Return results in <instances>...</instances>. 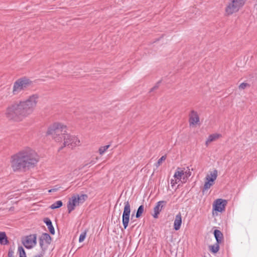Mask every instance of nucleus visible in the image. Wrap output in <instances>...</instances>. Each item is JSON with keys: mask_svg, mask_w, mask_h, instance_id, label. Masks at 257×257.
I'll return each instance as SVG.
<instances>
[{"mask_svg": "<svg viewBox=\"0 0 257 257\" xmlns=\"http://www.w3.org/2000/svg\"><path fill=\"white\" fill-rule=\"evenodd\" d=\"M191 172L188 168H180L177 169L174 175V178L177 181L181 182H185L187 179L190 176Z\"/></svg>", "mask_w": 257, "mask_h": 257, "instance_id": "7", "label": "nucleus"}, {"mask_svg": "<svg viewBox=\"0 0 257 257\" xmlns=\"http://www.w3.org/2000/svg\"><path fill=\"white\" fill-rule=\"evenodd\" d=\"M110 145H106L105 146L101 147L99 149V153L100 155L104 154L105 151L109 148Z\"/></svg>", "mask_w": 257, "mask_h": 257, "instance_id": "23", "label": "nucleus"}, {"mask_svg": "<svg viewBox=\"0 0 257 257\" xmlns=\"http://www.w3.org/2000/svg\"><path fill=\"white\" fill-rule=\"evenodd\" d=\"M40 159V157L37 154H33V164H34V162L35 163H37Z\"/></svg>", "mask_w": 257, "mask_h": 257, "instance_id": "27", "label": "nucleus"}, {"mask_svg": "<svg viewBox=\"0 0 257 257\" xmlns=\"http://www.w3.org/2000/svg\"><path fill=\"white\" fill-rule=\"evenodd\" d=\"M182 224V217L181 214L179 213L175 216L174 228L175 230H178L181 227Z\"/></svg>", "mask_w": 257, "mask_h": 257, "instance_id": "14", "label": "nucleus"}, {"mask_svg": "<svg viewBox=\"0 0 257 257\" xmlns=\"http://www.w3.org/2000/svg\"><path fill=\"white\" fill-rule=\"evenodd\" d=\"M47 134L51 135L56 142L60 143L64 141L63 146L59 150L64 147L73 149L81 145L79 139L75 136L67 134L66 126L61 123L55 122L51 124L47 130Z\"/></svg>", "mask_w": 257, "mask_h": 257, "instance_id": "1", "label": "nucleus"}, {"mask_svg": "<svg viewBox=\"0 0 257 257\" xmlns=\"http://www.w3.org/2000/svg\"><path fill=\"white\" fill-rule=\"evenodd\" d=\"M14 251L12 249H10L8 253V257H14Z\"/></svg>", "mask_w": 257, "mask_h": 257, "instance_id": "33", "label": "nucleus"}, {"mask_svg": "<svg viewBox=\"0 0 257 257\" xmlns=\"http://www.w3.org/2000/svg\"><path fill=\"white\" fill-rule=\"evenodd\" d=\"M87 196L85 194H75L69 198L67 203V209L69 213L74 210L77 206L83 204L86 200Z\"/></svg>", "mask_w": 257, "mask_h": 257, "instance_id": "4", "label": "nucleus"}, {"mask_svg": "<svg viewBox=\"0 0 257 257\" xmlns=\"http://www.w3.org/2000/svg\"><path fill=\"white\" fill-rule=\"evenodd\" d=\"M166 159L165 156H162L160 159H159L157 163L156 164L157 167H158L162 163L163 161H164Z\"/></svg>", "mask_w": 257, "mask_h": 257, "instance_id": "24", "label": "nucleus"}, {"mask_svg": "<svg viewBox=\"0 0 257 257\" xmlns=\"http://www.w3.org/2000/svg\"><path fill=\"white\" fill-rule=\"evenodd\" d=\"M246 0H232L227 5L226 12L228 15L236 13L244 5Z\"/></svg>", "mask_w": 257, "mask_h": 257, "instance_id": "6", "label": "nucleus"}, {"mask_svg": "<svg viewBox=\"0 0 257 257\" xmlns=\"http://www.w3.org/2000/svg\"><path fill=\"white\" fill-rule=\"evenodd\" d=\"M86 233L85 232L81 233V234L80 235V236H79V242H81L84 241V240L86 237Z\"/></svg>", "mask_w": 257, "mask_h": 257, "instance_id": "25", "label": "nucleus"}, {"mask_svg": "<svg viewBox=\"0 0 257 257\" xmlns=\"http://www.w3.org/2000/svg\"><path fill=\"white\" fill-rule=\"evenodd\" d=\"M226 203V201L225 200L222 199H216L213 204V210L217 212H222L224 210Z\"/></svg>", "mask_w": 257, "mask_h": 257, "instance_id": "11", "label": "nucleus"}, {"mask_svg": "<svg viewBox=\"0 0 257 257\" xmlns=\"http://www.w3.org/2000/svg\"><path fill=\"white\" fill-rule=\"evenodd\" d=\"M217 177V171L216 170L210 172L205 178V183L203 188V191L207 190L211 186L214 184V182Z\"/></svg>", "mask_w": 257, "mask_h": 257, "instance_id": "8", "label": "nucleus"}, {"mask_svg": "<svg viewBox=\"0 0 257 257\" xmlns=\"http://www.w3.org/2000/svg\"><path fill=\"white\" fill-rule=\"evenodd\" d=\"M18 252L19 253V257H27L23 247L20 246L18 247Z\"/></svg>", "mask_w": 257, "mask_h": 257, "instance_id": "22", "label": "nucleus"}, {"mask_svg": "<svg viewBox=\"0 0 257 257\" xmlns=\"http://www.w3.org/2000/svg\"><path fill=\"white\" fill-rule=\"evenodd\" d=\"M24 245L27 248H31L32 247V237L30 235L25 237L23 240Z\"/></svg>", "mask_w": 257, "mask_h": 257, "instance_id": "15", "label": "nucleus"}, {"mask_svg": "<svg viewBox=\"0 0 257 257\" xmlns=\"http://www.w3.org/2000/svg\"><path fill=\"white\" fill-rule=\"evenodd\" d=\"M199 121V117L197 112L192 111L190 114L189 122L190 125L196 126Z\"/></svg>", "mask_w": 257, "mask_h": 257, "instance_id": "12", "label": "nucleus"}, {"mask_svg": "<svg viewBox=\"0 0 257 257\" xmlns=\"http://www.w3.org/2000/svg\"><path fill=\"white\" fill-rule=\"evenodd\" d=\"M124 209L122 213V224L124 228L125 229L128 226L130 221V217L131 214V206L128 201L124 203Z\"/></svg>", "mask_w": 257, "mask_h": 257, "instance_id": "9", "label": "nucleus"}, {"mask_svg": "<svg viewBox=\"0 0 257 257\" xmlns=\"http://www.w3.org/2000/svg\"><path fill=\"white\" fill-rule=\"evenodd\" d=\"M31 84L30 79L26 77H23L18 79L14 84L13 88V93L14 95H17L21 91L25 90Z\"/></svg>", "mask_w": 257, "mask_h": 257, "instance_id": "5", "label": "nucleus"}, {"mask_svg": "<svg viewBox=\"0 0 257 257\" xmlns=\"http://www.w3.org/2000/svg\"><path fill=\"white\" fill-rule=\"evenodd\" d=\"M248 86H249V84L247 83H242L241 84H240L239 85V88L240 89H244Z\"/></svg>", "mask_w": 257, "mask_h": 257, "instance_id": "26", "label": "nucleus"}, {"mask_svg": "<svg viewBox=\"0 0 257 257\" xmlns=\"http://www.w3.org/2000/svg\"><path fill=\"white\" fill-rule=\"evenodd\" d=\"M62 204V202L60 200H59L52 204L50 207L52 209H55L61 207Z\"/></svg>", "mask_w": 257, "mask_h": 257, "instance_id": "19", "label": "nucleus"}, {"mask_svg": "<svg viewBox=\"0 0 257 257\" xmlns=\"http://www.w3.org/2000/svg\"><path fill=\"white\" fill-rule=\"evenodd\" d=\"M214 234L217 242L218 243H220L223 238V234L221 231L218 230H215L214 231Z\"/></svg>", "mask_w": 257, "mask_h": 257, "instance_id": "17", "label": "nucleus"}, {"mask_svg": "<svg viewBox=\"0 0 257 257\" xmlns=\"http://www.w3.org/2000/svg\"><path fill=\"white\" fill-rule=\"evenodd\" d=\"M33 99H35V98H37L38 97V96L37 95H33Z\"/></svg>", "mask_w": 257, "mask_h": 257, "instance_id": "35", "label": "nucleus"}, {"mask_svg": "<svg viewBox=\"0 0 257 257\" xmlns=\"http://www.w3.org/2000/svg\"><path fill=\"white\" fill-rule=\"evenodd\" d=\"M179 182L178 181H177L176 179L175 180L172 179L171 180V184L172 186H174L175 184H177Z\"/></svg>", "mask_w": 257, "mask_h": 257, "instance_id": "32", "label": "nucleus"}, {"mask_svg": "<svg viewBox=\"0 0 257 257\" xmlns=\"http://www.w3.org/2000/svg\"><path fill=\"white\" fill-rule=\"evenodd\" d=\"M11 166L15 172H25L32 165V150L26 148L14 154L11 158Z\"/></svg>", "mask_w": 257, "mask_h": 257, "instance_id": "3", "label": "nucleus"}, {"mask_svg": "<svg viewBox=\"0 0 257 257\" xmlns=\"http://www.w3.org/2000/svg\"><path fill=\"white\" fill-rule=\"evenodd\" d=\"M48 228L51 234H54L55 229L52 225V224H51L49 226H48Z\"/></svg>", "mask_w": 257, "mask_h": 257, "instance_id": "28", "label": "nucleus"}, {"mask_svg": "<svg viewBox=\"0 0 257 257\" xmlns=\"http://www.w3.org/2000/svg\"><path fill=\"white\" fill-rule=\"evenodd\" d=\"M220 137V135L218 134H214L210 135L206 141V144L207 145H209L212 142L215 141L216 140H217Z\"/></svg>", "mask_w": 257, "mask_h": 257, "instance_id": "16", "label": "nucleus"}, {"mask_svg": "<svg viewBox=\"0 0 257 257\" xmlns=\"http://www.w3.org/2000/svg\"><path fill=\"white\" fill-rule=\"evenodd\" d=\"M32 110V96L11 104L7 108L5 115L7 119L20 122L29 116Z\"/></svg>", "mask_w": 257, "mask_h": 257, "instance_id": "2", "label": "nucleus"}, {"mask_svg": "<svg viewBox=\"0 0 257 257\" xmlns=\"http://www.w3.org/2000/svg\"><path fill=\"white\" fill-rule=\"evenodd\" d=\"M45 223L46 224L47 226H49L52 224V222L50 219L48 218H46L44 220Z\"/></svg>", "mask_w": 257, "mask_h": 257, "instance_id": "31", "label": "nucleus"}, {"mask_svg": "<svg viewBox=\"0 0 257 257\" xmlns=\"http://www.w3.org/2000/svg\"><path fill=\"white\" fill-rule=\"evenodd\" d=\"M144 211V207L143 205H141L139 208L138 209L136 216L137 218H139L141 217L142 214Z\"/></svg>", "mask_w": 257, "mask_h": 257, "instance_id": "20", "label": "nucleus"}, {"mask_svg": "<svg viewBox=\"0 0 257 257\" xmlns=\"http://www.w3.org/2000/svg\"><path fill=\"white\" fill-rule=\"evenodd\" d=\"M210 248L211 251L212 252L216 253L219 250V243H218L217 242L216 244H215L213 245L210 246Z\"/></svg>", "mask_w": 257, "mask_h": 257, "instance_id": "21", "label": "nucleus"}, {"mask_svg": "<svg viewBox=\"0 0 257 257\" xmlns=\"http://www.w3.org/2000/svg\"><path fill=\"white\" fill-rule=\"evenodd\" d=\"M44 253L45 251L40 250L39 253L38 254H36L35 257H43L44 256Z\"/></svg>", "mask_w": 257, "mask_h": 257, "instance_id": "29", "label": "nucleus"}, {"mask_svg": "<svg viewBox=\"0 0 257 257\" xmlns=\"http://www.w3.org/2000/svg\"><path fill=\"white\" fill-rule=\"evenodd\" d=\"M33 246L36 244V236L35 235H33Z\"/></svg>", "mask_w": 257, "mask_h": 257, "instance_id": "34", "label": "nucleus"}, {"mask_svg": "<svg viewBox=\"0 0 257 257\" xmlns=\"http://www.w3.org/2000/svg\"><path fill=\"white\" fill-rule=\"evenodd\" d=\"M59 187H57V186H55V187H54L53 188L51 189H50L48 192L49 193H51V192H56L58 190H59Z\"/></svg>", "mask_w": 257, "mask_h": 257, "instance_id": "30", "label": "nucleus"}, {"mask_svg": "<svg viewBox=\"0 0 257 257\" xmlns=\"http://www.w3.org/2000/svg\"><path fill=\"white\" fill-rule=\"evenodd\" d=\"M8 243L7 237L4 232H0V243L6 244Z\"/></svg>", "mask_w": 257, "mask_h": 257, "instance_id": "18", "label": "nucleus"}, {"mask_svg": "<svg viewBox=\"0 0 257 257\" xmlns=\"http://www.w3.org/2000/svg\"><path fill=\"white\" fill-rule=\"evenodd\" d=\"M166 204V202L164 201H159L154 208V213L153 215L155 218H158V215L162 210L164 206Z\"/></svg>", "mask_w": 257, "mask_h": 257, "instance_id": "13", "label": "nucleus"}, {"mask_svg": "<svg viewBox=\"0 0 257 257\" xmlns=\"http://www.w3.org/2000/svg\"><path fill=\"white\" fill-rule=\"evenodd\" d=\"M39 241L41 250L45 251L48 245L51 243V237L49 234L43 233L40 237Z\"/></svg>", "mask_w": 257, "mask_h": 257, "instance_id": "10", "label": "nucleus"}]
</instances>
